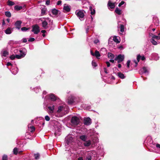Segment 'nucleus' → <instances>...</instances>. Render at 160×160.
Masks as SVG:
<instances>
[{"instance_id":"1","label":"nucleus","mask_w":160,"mask_h":160,"mask_svg":"<svg viewBox=\"0 0 160 160\" xmlns=\"http://www.w3.org/2000/svg\"><path fill=\"white\" fill-rule=\"evenodd\" d=\"M68 107L65 105L58 107L57 110L54 112V115L56 117H61L67 114L69 112Z\"/></svg>"},{"instance_id":"2","label":"nucleus","mask_w":160,"mask_h":160,"mask_svg":"<svg viewBox=\"0 0 160 160\" xmlns=\"http://www.w3.org/2000/svg\"><path fill=\"white\" fill-rule=\"evenodd\" d=\"M55 103L53 102H50L47 106V112L51 115H54V110Z\"/></svg>"},{"instance_id":"3","label":"nucleus","mask_w":160,"mask_h":160,"mask_svg":"<svg viewBox=\"0 0 160 160\" xmlns=\"http://www.w3.org/2000/svg\"><path fill=\"white\" fill-rule=\"evenodd\" d=\"M83 145L84 146L88 147L92 145V146L95 145V144L97 143L98 142V139L97 138H95L92 140V141L90 140H86V141L84 142Z\"/></svg>"},{"instance_id":"4","label":"nucleus","mask_w":160,"mask_h":160,"mask_svg":"<svg viewBox=\"0 0 160 160\" xmlns=\"http://www.w3.org/2000/svg\"><path fill=\"white\" fill-rule=\"evenodd\" d=\"M19 55H16V58L19 59L24 58L27 53V50L25 48H22L19 50Z\"/></svg>"},{"instance_id":"5","label":"nucleus","mask_w":160,"mask_h":160,"mask_svg":"<svg viewBox=\"0 0 160 160\" xmlns=\"http://www.w3.org/2000/svg\"><path fill=\"white\" fill-rule=\"evenodd\" d=\"M144 142L147 144L148 145L153 148H155V143H153L152 139L150 137H148Z\"/></svg>"},{"instance_id":"6","label":"nucleus","mask_w":160,"mask_h":160,"mask_svg":"<svg viewBox=\"0 0 160 160\" xmlns=\"http://www.w3.org/2000/svg\"><path fill=\"white\" fill-rule=\"evenodd\" d=\"M80 122V118L79 117L74 116L72 117L71 119V122L73 125H77Z\"/></svg>"},{"instance_id":"7","label":"nucleus","mask_w":160,"mask_h":160,"mask_svg":"<svg viewBox=\"0 0 160 160\" xmlns=\"http://www.w3.org/2000/svg\"><path fill=\"white\" fill-rule=\"evenodd\" d=\"M149 68L148 67H143L141 68L139 71V73L141 75L143 74L148 75L149 73Z\"/></svg>"},{"instance_id":"8","label":"nucleus","mask_w":160,"mask_h":160,"mask_svg":"<svg viewBox=\"0 0 160 160\" xmlns=\"http://www.w3.org/2000/svg\"><path fill=\"white\" fill-rule=\"evenodd\" d=\"M75 13L81 21L83 20H84V14L82 11L81 10H76L75 12Z\"/></svg>"},{"instance_id":"9","label":"nucleus","mask_w":160,"mask_h":160,"mask_svg":"<svg viewBox=\"0 0 160 160\" xmlns=\"http://www.w3.org/2000/svg\"><path fill=\"white\" fill-rule=\"evenodd\" d=\"M124 55L119 54L115 57L114 60L117 61L118 63H120L124 61Z\"/></svg>"},{"instance_id":"10","label":"nucleus","mask_w":160,"mask_h":160,"mask_svg":"<svg viewBox=\"0 0 160 160\" xmlns=\"http://www.w3.org/2000/svg\"><path fill=\"white\" fill-rule=\"evenodd\" d=\"M73 141V138L70 135H68L65 138L66 147L68 146L69 144L72 142Z\"/></svg>"},{"instance_id":"11","label":"nucleus","mask_w":160,"mask_h":160,"mask_svg":"<svg viewBox=\"0 0 160 160\" xmlns=\"http://www.w3.org/2000/svg\"><path fill=\"white\" fill-rule=\"evenodd\" d=\"M77 99L73 95H71V96L69 97L68 99V103L69 104H72L74 102H76V99Z\"/></svg>"},{"instance_id":"12","label":"nucleus","mask_w":160,"mask_h":160,"mask_svg":"<svg viewBox=\"0 0 160 160\" xmlns=\"http://www.w3.org/2000/svg\"><path fill=\"white\" fill-rule=\"evenodd\" d=\"M55 133L54 134L56 136H58L61 134V127L60 126H55L54 127Z\"/></svg>"},{"instance_id":"13","label":"nucleus","mask_w":160,"mask_h":160,"mask_svg":"<svg viewBox=\"0 0 160 160\" xmlns=\"http://www.w3.org/2000/svg\"><path fill=\"white\" fill-rule=\"evenodd\" d=\"M32 27V31L35 34H37L40 32L39 28L38 25H33Z\"/></svg>"},{"instance_id":"14","label":"nucleus","mask_w":160,"mask_h":160,"mask_svg":"<svg viewBox=\"0 0 160 160\" xmlns=\"http://www.w3.org/2000/svg\"><path fill=\"white\" fill-rule=\"evenodd\" d=\"M50 21V20L49 18H46L45 20L42 22V27L45 29H46L48 28V23Z\"/></svg>"},{"instance_id":"15","label":"nucleus","mask_w":160,"mask_h":160,"mask_svg":"<svg viewBox=\"0 0 160 160\" xmlns=\"http://www.w3.org/2000/svg\"><path fill=\"white\" fill-rule=\"evenodd\" d=\"M141 58V60L142 61L144 60L145 59V58L144 56L141 57L140 55H138L137 58V60H134L133 62L135 63V66H136L138 64V62L140 60Z\"/></svg>"},{"instance_id":"16","label":"nucleus","mask_w":160,"mask_h":160,"mask_svg":"<svg viewBox=\"0 0 160 160\" xmlns=\"http://www.w3.org/2000/svg\"><path fill=\"white\" fill-rule=\"evenodd\" d=\"M50 99L52 101H55L59 99V98L52 93H51L48 95Z\"/></svg>"},{"instance_id":"17","label":"nucleus","mask_w":160,"mask_h":160,"mask_svg":"<svg viewBox=\"0 0 160 160\" xmlns=\"http://www.w3.org/2000/svg\"><path fill=\"white\" fill-rule=\"evenodd\" d=\"M91 123V119L89 118H84V123L85 125H89Z\"/></svg>"},{"instance_id":"18","label":"nucleus","mask_w":160,"mask_h":160,"mask_svg":"<svg viewBox=\"0 0 160 160\" xmlns=\"http://www.w3.org/2000/svg\"><path fill=\"white\" fill-rule=\"evenodd\" d=\"M22 22L20 20L17 21L15 23V26L17 28L19 29L21 27V25Z\"/></svg>"},{"instance_id":"19","label":"nucleus","mask_w":160,"mask_h":160,"mask_svg":"<svg viewBox=\"0 0 160 160\" xmlns=\"http://www.w3.org/2000/svg\"><path fill=\"white\" fill-rule=\"evenodd\" d=\"M116 3V2L112 3L110 1H109L107 5L108 7H109L113 9L114 8Z\"/></svg>"},{"instance_id":"20","label":"nucleus","mask_w":160,"mask_h":160,"mask_svg":"<svg viewBox=\"0 0 160 160\" xmlns=\"http://www.w3.org/2000/svg\"><path fill=\"white\" fill-rule=\"evenodd\" d=\"M63 9L67 12H69L71 9L70 6L66 4H65L64 5Z\"/></svg>"},{"instance_id":"21","label":"nucleus","mask_w":160,"mask_h":160,"mask_svg":"<svg viewBox=\"0 0 160 160\" xmlns=\"http://www.w3.org/2000/svg\"><path fill=\"white\" fill-rule=\"evenodd\" d=\"M18 41H14L13 40H10L8 42V44L11 47H13L14 44L18 43Z\"/></svg>"},{"instance_id":"22","label":"nucleus","mask_w":160,"mask_h":160,"mask_svg":"<svg viewBox=\"0 0 160 160\" xmlns=\"http://www.w3.org/2000/svg\"><path fill=\"white\" fill-rule=\"evenodd\" d=\"M160 33L158 34V36H156L153 35L152 33H149V35L152 37V38L153 39H156L157 40H159L160 38Z\"/></svg>"},{"instance_id":"23","label":"nucleus","mask_w":160,"mask_h":160,"mask_svg":"<svg viewBox=\"0 0 160 160\" xmlns=\"http://www.w3.org/2000/svg\"><path fill=\"white\" fill-rule=\"evenodd\" d=\"M2 56L7 57L9 54V52L7 50H3L1 52Z\"/></svg>"},{"instance_id":"24","label":"nucleus","mask_w":160,"mask_h":160,"mask_svg":"<svg viewBox=\"0 0 160 160\" xmlns=\"http://www.w3.org/2000/svg\"><path fill=\"white\" fill-rule=\"evenodd\" d=\"M153 22L155 26H158V25L159 21L158 19L157 18H153Z\"/></svg>"},{"instance_id":"25","label":"nucleus","mask_w":160,"mask_h":160,"mask_svg":"<svg viewBox=\"0 0 160 160\" xmlns=\"http://www.w3.org/2000/svg\"><path fill=\"white\" fill-rule=\"evenodd\" d=\"M117 76L120 78L123 79L125 78L126 77L124 76V74L121 72H119L117 73Z\"/></svg>"},{"instance_id":"26","label":"nucleus","mask_w":160,"mask_h":160,"mask_svg":"<svg viewBox=\"0 0 160 160\" xmlns=\"http://www.w3.org/2000/svg\"><path fill=\"white\" fill-rule=\"evenodd\" d=\"M115 12L118 15H120L122 13V10L120 9H119L118 7H117L116 8Z\"/></svg>"},{"instance_id":"27","label":"nucleus","mask_w":160,"mask_h":160,"mask_svg":"<svg viewBox=\"0 0 160 160\" xmlns=\"http://www.w3.org/2000/svg\"><path fill=\"white\" fill-rule=\"evenodd\" d=\"M51 12H52V14L53 15H56L58 14V12H59V11L58 10H57L56 9L54 8V9H52L51 10Z\"/></svg>"},{"instance_id":"28","label":"nucleus","mask_w":160,"mask_h":160,"mask_svg":"<svg viewBox=\"0 0 160 160\" xmlns=\"http://www.w3.org/2000/svg\"><path fill=\"white\" fill-rule=\"evenodd\" d=\"M12 29L10 28H8L5 31V32L7 34H11L12 32Z\"/></svg>"},{"instance_id":"29","label":"nucleus","mask_w":160,"mask_h":160,"mask_svg":"<svg viewBox=\"0 0 160 160\" xmlns=\"http://www.w3.org/2000/svg\"><path fill=\"white\" fill-rule=\"evenodd\" d=\"M80 138L83 142L87 140V137L85 135H82L80 136Z\"/></svg>"},{"instance_id":"30","label":"nucleus","mask_w":160,"mask_h":160,"mask_svg":"<svg viewBox=\"0 0 160 160\" xmlns=\"http://www.w3.org/2000/svg\"><path fill=\"white\" fill-rule=\"evenodd\" d=\"M11 71L13 74L16 75L18 72V69L17 68L14 69L12 68Z\"/></svg>"},{"instance_id":"31","label":"nucleus","mask_w":160,"mask_h":160,"mask_svg":"<svg viewBox=\"0 0 160 160\" xmlns=\"http://www.w3.org/2000/svg\"><path fill=\"white\" fill-rule=\"evenodd\" d=\"M28 127L29 130L31 132H33L35 130V128L33 126H31L30 124H29L28 125Z\"/></svg>"},{"instance_id":"32","label":"nucleus","mask_w":160,"mask_h":160,"mask_svg":"<svg viewBox=\"0 0 160 160\" xmlns=\"http://www.w3.org/2000/svg\"><path fill=\"white\" fill-rule=\"evenodd\" d=\"M22 8V7L21 6L16 5L14 7L15 10L17 11H19Z\"/></svg>"},{"instance_id":"33","label":"nucleus","mask_w":160,"mask_h":160,"mask_svg":"<svg viewBox=\"0 0 160 160\" xmlns=\"http://www.w3.org/2000/svg\"><path fill=\"white\" fill-rule=\"evenodd\" d=\"M108 58L111 59H113L114 58V55L110 52H108Z\"/></svg>"},{"instance_id":"34","label":"nucleus","mask_w":160,"mask_h":160,"mask_svg":"<svg viewBox=\"0 0 160 160\" xmlns=\"http://www.w3.org/2000/svg\"><path fill=\"white\" fill-rule=\"evenodd\" d=\"M94 56H95L97 58H98L100 57L101 55L99 52L98 51L96 50L94 54Z\"/></svg>"},{"instance_id":"35","label":"nucleus","mask_w":160,"mask_h":160,"mask_svg":"<svg viewBox=\"0 0 160 160\" xmlns=\"http://www.w3.org/2000/svg\"><path fill=\"white\" fill-rule=\"evenodd\" d=\"M90 10L91 11V14L92 15H93L95 13V10L94 9H93L92 8V7H89Z\"/></svg>"},{"instance_id":"36","label":"nucleus","mask_w":160,"mask_h":160,"mask_svg":"<svg viewBox=\"0 0 160 160\" xmlns=\"http://www.w3.org/2000/svg\"><path fill=\"white\" fill-rule=\"evenodd\" d=\"M18 149L17 148H15L13 149V153L15 155H17L18 153Z\"/></svg>"},{"instance_id":"37","label":"nucleus","mask_w":160,"mask_h":160,"mask_svg":"<svg viewBox=\"0 0 160 160\" xmlns=\"http://www.w3.org/2000/svg\"><path fill=\"white\" fill-rule=\"evenodd\" d=\"M34 91L36 93H38L41 91V89L40 87H37L34 88Z\"/></svg>"},{"instance_id":"38","label":"nucleus","mask_w":160,"mask_h":160,"mask_svg":"<svg viewBox=\"0 0 160 160\" xmlns=\"http://www.w3.org/2000/svg\"><path fill=\"white\" fill-rule=\"evenodd\" d=\"M40 154L38 153L35 154L34 155V158L36 159H39L40 158Z\"/></svg>"},{"instance_id":"39","label":"nucleus","mask_w":160,"mask_h":160,"mask_svg":"<svg viewBox=\"0 0 160 160\" xmlns=\"http://www.w3.org/2000/svg\"><path fill=\"white\" fill-rule=\"evenodd\" d=\"M5 15L8 17H10L11 16V13L9 12L6 11L5 12Z\"/></svg>"},{"instance_id":"40","label":"nucleus","mask_w":160,"mask_h":160,"mask_svg":"<svg viewBox=\"0 0 160 160\" xmlns=\"http://www.w3.org/2000/svg\"><path fill=\"white\" fill-rule=\"evenodd\" d=\"M14 4L15 3L13 2H12L10 0H8V4L9 6H13L14 5Z\"/></svg>"},{"instance_id":"41","label":"nucleus","mask_w":160,"mask_h":160,"mask_svg":"<svg viewBox=\"0 0 160 160\" xmlns=\"http://www.w3.org/2000/svg\"><path fill=\"white\" fill-rule=\"evenodd\" d=\"M120 28V31L122 32H123L124 31V25L122 24H121L120 26L119 27Z\"/></svg>"},{"instance_id":"42","label":"nucleus","mask_w":160,"mask_h":160,"mask_svg":"<svg viewBox=\"0 0 160 160\" xmlns=\"http://www.w3.org/2000/svg\"><path fill=\"white\" fill-rule=\"evenodd\" d=\"M41 13L42 15H44L46 14V9L45 8H42L41 10Z\"/></svg>"},{"instance_id":"43","label":"nucleus","mask_w":160,"mask_h":160,"mask_svg":"<svg viewBox=\"0 0 160 160\" xmlns=\"http://www.w3.org/2000/svg\"><path fill=\"white\" fill-rule=\"evenodd\" d=\"M151 41L152 43L154 45H156L157 44V42L155 41L153 39H151Z\"/></svg>"},{"instance_id":"44","label":"nucleus","mask_w":160,"mask_h":160,"mask_svg":"<svg viewBox=\"0 0 160 160\" xmlns=\"http://www.w3.org/2000/svg\"><path fill=\"white\" fill-rule=\"evenodd\" d=\"M113 40L115 42L118 43L120 42L118 41V40L117 38L115 36L113 37Z\"/></svg>"},{"instance_id":"45","label":"nucleus","mask_w":160,"mask_h":160,"mask_svg":"<svg viewBox=\"0 0 160 160\" xmlns=\"http://www.w3.org/2000/svg\"><path fill=\"white\" fill-rule=\"evenodd\" d=\"M8 160V156L6 155H4L2 156V160Z\"/></svg>"},{"instance_id":"46","label":"nucleus","mask_w":160,"mask_h":160,"mask_svg":"<svg viewBox=\"0 0 160 160\" xmlns=\"http://www.w3.org/2000/svg\"><path fill=\"white\" fill-rule=\"evenodd\" d=\"M15 58H16V55H15L13 54L10 56V58L12 60H14Z\"/></svg>"},{"instance_id":"47","label":"nucleus","mask_w":160,"mask_h":160,"mask_svg":"<svg viewBox=\"0 0 160 160\" xmlns=\"http://www.w3.org/2000/svg\"><path fill=\"white\" fill-rule=\"evenodd\" d=\"M21 30L23 31H26L29 29L28 28H27L26 27H23L21 28Z\"/></svg>"},{"instance_id":"48","label":"nucleus","mask_w":160,"mask_h":160,"mask_svg":"<svg viewBox=\"0 0 160 160\" xmlns=\"http://www.w3.org/2000/svg\"><path fill=\"white\" fill-rule=\"evenodd\" d=\"M92 65L94 67H95L97 66V64L94 61H92Z\"/></svg>"},{"instance_id":"49","label":"nucleus","mask_w":160,"mask_h":160,"mask_svg":"<svg viewBox=\"0 0 160 160\" xmlns=\"http://www.w3.org/2000/svg\"><path fill=\"white\" fill-rule=\"evenodd\" d=\"M45 119L46 121H48L50 120V118L48 115H46L45 117Z\"/></svg>"},{"instance_id":"50","label":"nucleus","mask_w":160,"mask_h":160,"mask_svg":"<svg viewBox=\"0 0 160 160\" xmlns=\"http://www.w3.org/2000/svg\"><path fill=\"white\" fill-rule=\"evenodd\" d=\"M94 42L95 44H98V43L99 44V41L98 39H97L94 41Z\"/></svg>"},{"instance_id":"51","label":"nucleus","mask_w":160,"mask_h":160,"mask_svg":"<svg viewBox=\"0 0 160 160\" xmlns=\"http://www.w3.org/2000/svg\"><path fill=\"white\" fill-rule=\"evenodd\" d=\"M125 3V2L123 1H122L121 2L119 3L118 4V6L119 7H121L122 5L123 4Z\"/></svg>"},{"instance_id":"52","label":"nucleus","mask_w":160,"mask_h":160,"mask_svg":"<svg viewBox=\"0 0 160 160\" xmlns=\"http://www.w3.org/2000/svg\"><path fill=\"white\" fill-rule=\"evenodd\" d=\"M35 40V39L34 38H30L28 40V41L29 42H33V41H34Z\"/></svg>"},{"instance_id":"53","label":"nucleus","mask_w":160,"mask_h":160,"mask_svg":"<svg viewBox=\"0 0 160 160\" xmlns=\"http://www.w3.org/2000/svg\"><path fill=\"white\" fill-rule=\"evenodd\" d=\"M130 61L128 60L127 61V66L128 68L129 67L130 63Z\"/></svg>"},{"instance_id":"54","label":"nucleus","mask_w":160,"mask_h":160,"mask_svg":"<svg viewBox=\"0 0 160 160\" xmlns=\"http://www.w3.org/2000/svg\"><path fill=\"white\" fill-rule=\"evenodd\" d=\"M50 2V0H47L46 1V3H45L46 5H49V4Z\"/></svg>"},{"instance_id":"55","label":"nucleus","mask_w":160,"mask_h":160,"mask_svg":"<svg viewBox=\"0 0 160 160\" xmlns=\"http://www.w3.org/2000/svg\"><path fill=\"white\" fill-rule=\"evenodd\" d=\"M91 157L90 156L87 157L86 160H91Z\"/></svg>"},{"instance_id":"56","label":"nucleus","mask_w":160,"mask_h":160,"mask_svg":"<svg viewBox=\"0 0 160 160\" xmlns=\"http://www.w3.org/2000/svg\"><path fill=\"white\" fill-rule=\"evenodd\" d=\"M7 66H12V65L11 62H8L7 64Z\"/></svg>"},{"instance_id":"57","label":"nucleus","mask_w":160,"mask_h":160,"mask_svg":"<svg viewBox=\"0 0 160 160\" xmlns=\"http://www.w3.org/2000/svg\"><path fill=\"white\" fill-rule=\"evenodd\" d=\"M90 27L89 26H88L87 28H86V33H88L89 31V30L90 29Z\"/></svg>"},{"instance_id":"58","label":"nucleus","mask_w":160,"mask_h":160,"mask_svg":"<svg viewBox=\"0 0 160 160\" xmlns=\"http://www.w3.org/2000/svg\"><path fill=\"white\" fill-rule=\"evenodd\" d=\"M27 42V39L25 38H24L22 39V42Z\"/></svg>"},{"instance_id":"59","label":"nucleus","mask_w":160,"mask_h":160,"mask_svg":"<svg viewBox=\"0 0 160 160\" xmlns=\"http://www.w3.org/2000/svg\"><path fill=\"white\" fill-rule=\"evenodd\" d=\"M62 3V1L61 0L58 1L57 3V5H59L61 4Z\"/></svg>"},{"instance_id":"60","label":"nucleus","mask_w":160,"mask_h":160,"mask_svg":"<svg viewBox=\"0 0 160 160\" xmlns=\"http://www.w3.org/2000/svg\"><path fill=\"white\" fill-rule=\"evenodd\" d=\"M13 52L15 53H18L19 50L17 49H15L14 50Z\"/></svg>"},{"instance_id":"61","label":"nucleus","mask_w":160,"mask_h":160,"mask_svg":"<svg viewBox=\"0 0 160 160\" xmlns=\"http://www.w3.org/2000/svg\"><path fill=\"white\" fill-rule=\"evenodd\" d=\"M106 64H107V66L108 67H110V63H109V62H108V61L107 62H106Z\"/></svg>"},{"instance_id":"62","label":"nucleus","mask_w":160,"mask_h":160,"mask_svg":"<svg viewBox=\"0 0 160 160\" xmlns=\"http://www.w3.org/2000/svg\"><path fill=\"white\" fill-rule=\"evenodd\" d=\"M156 146L157 148H160V144H157L156 145Z\"/></svg>"},{"instance_id":"63","label":"nucleus","mask_w":160,"mask_h":160,"mask_svg":"<svg viewBox=\"0 0 160 160\" xmlns=\"http://www.w3.org/2000/svg\"><path fill=\"white\" fill-rule=\"evenodd\" d=\"M104 72L106 74H107L108 73V72H107V69L106 68H104Z\"/></svg>"},{"instance_id":"64","label":"nucleus","mask_w":160,"mask_h":160,"mask_svg":"<svg viewBox=\"0 0 160 160\" xmlns=\"http://www.w3.org/2000/svg\"><path fill=\"white\" fill-rule=\"evenodd\" d=\"M78 160H83L82 158L79 157L78 158Z\"/></svg>"}]
</instances>
